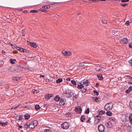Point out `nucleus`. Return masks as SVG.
Instances as JSON below:
<instances>
[{"mask_svg":"<svg viewBox=\"0 0 132 132\" xmlns=\"http://www.w3.org/2000/svg\"><path fill=\"white\" fill-rule=\"evenodd\" d=\"M113 104L111 103H109L106 104L105 106V108L107 110H111L113 106Z\"/></svg>","mask_w":132,"mask_h":132,"instance_id":"1","label":"nucleus"},{"mask_svg":"<svg viewBox=\"0 0 132 132\" xmlns=\"http://www.w3.org/2000/svg\"><path fill=\"white\" fill-rule=\"evenodd\" d=\"M69 123L67 122H65L63 123L61 125V127L63 129H67L69 127Z\"/></svg>","mask_w":132,"mask_h":132,"instance_id":"2","label":"nucleus"},{"mask_svg":"<svg viewBox=\"0 0 132 132\" xmlns=\"http://www.w3.org/2000/svg\"><path fill=\"white\" fill-rule=\"evenodd\" d=\"M38 122L37 121L35 120L31 122L30 123V128L32 129L35 127L37 125Z\"/></svg>","mask_w":132,"mask_h":132,"instance_id":"3","label":"nucleus"},{"mask_svg":"<svg viewBox=\"0 0 132 132\" xmlns=\"http://www.w3.org/2000/svg\"><path fill=\"white\" fill-rule=\"evenodd\" d=\"M98 129L100 132H103L104 131L105 127L103 125L100 124L98 126Z\"/></svg>","mask_w":132,"mask_h":132,"instance_id":"4","label":"nucleus"},{"mask_svg":"<svg viewBox=\"0 0 132 132\" xmlns=\"http://www.w3.org/2000/svg\"><path fill=\"white\" fill-rule=\"evenodd\" d=\"M75 110L76 112L79 114L81 113L82 111V108L80 106H78L76 107Z\"/></svg>","mask_w":132,"mask_h":132,"instance_id":"5","label":"nucleus"},{"mask_svg":"<svg viewBox=\"0 0 132 132\" xmlns=\"http://www.w3.org/2000/svg\"><path fill=\"white\" fill-rule=\"evenodd\" d=\"M62 53L64 56H68L71 54V52L69 51L67 52L64 50L63 51Z\"/></svg>","mask_w":132,"mask_h":132,"instance_id":"6","label":"nucleus"},{"mask_svg":"<svg viewBox=\"0 0 132 132\" xmlns=\"http://www.w3.org/2000/svg\"><path fill=\"white\" fill-rule=\"evenodd\" d=\"M72 92H69L66 91L64 93V94H67L65 96L68 98H69L72 96Z\"/></svg>","mask_w":132,"mask_h":132,"instance_id":"7","label":"nucleus"},{"mask_svg":"<svg viewBox=\"0 0 132 132\" xmlns=\"http://www.w3.org/2000/svg\"><path fill=\"white\" fill-rule=\"evenodd\" d=\"M18 67L17 66L12 67H11L10 70L12 72H14L17 71Z\"/></svg>","mask_w":132,"mask_h":132,"instance_id":"8","label":"nucleus"},{"mask_svg":"<svg viewBox=\"0 0 132 132\" xmlns=\"http://www.w3.org/2000/svg\"><path fill=\"white\" fill-rule=\"evenodd\" d=\"M27 43L28 44H30L31 46L33 47L34 48H36L37 46V45L35 43H31L29 42H28V41H27Z\"/></svg>","mask_w":132,"mask_h":132,"instance_id":"9","label":"nucleus"},{"mask_svg":"<svg viewBox=\"0 0 132 132\" xmlns=\"http://www.w3.org/2000/svg\"><path fill=\"white\" fill-rule=\"evenodd\" d=\"M60 101L59 102V104L60 106H62L64 105L65 103V101H64V99L61 98H60Z\"/></svg>","mask_w":132,"mask_h":132,"instance_id":"10","label":"nucleus"},{"mask_svg":"<svg viewBox=\"0 0 132 132\" xmlns=\"http://www.w3.org/2000/svg\"><path fill=\"white\" fill-rule=\"evenodd\" d=\"M122 43L123 44H127L128 43V40L127 38H125L121 39Z\"/></svg>","mask_w":132,"mask_h":132,"instance_id":"11","label":"nucleus"},{"mask_svg":"<svg viewBox=\"0 0 132 132\" xmlns=\"http://www.w3.org/2000/svg\"><path fill=\"white\" fill-rule=\"evenodd\" d=\"M96 122L97 120H98V121H100V120L102 119L103 118L102 116L98 114L95 117Z\"/></svg>","mask_w":132,"mask_h":132,"instance_id":"12","label":"nucleus"},{"mask_svg":"<svg viewBox=\"0 0 132 132\" xmlns=\"http://www.w3.org/2000/svg\"><path fill=\"white\" fill-rule=\"evenodd\" d=\"M53 95L51 94H47L45 96V97L46 99H48L51 98L53 96Z\"/></svg>","mask_w":132,"mask_h":132,"instance_id":"13","label":"nucleus"},{"mask_svg":"<svg viewBox=\"0 0 132 132\" xmlns=\"http://www.w3.org/2000/svg\"><path fill=\"white\" fill-rule=\"evenodd\" d=\"M84 87L85 85H84L83 84H82L81 82L78 85L77 87L79 89H81Z\"/></svg>","mask_w":132,"mask_h":132,"instance_id":"14","label":"nucleus"},{"mask_svg":"<svg viewBox=\"0 0 132 132\" xmlns=\"http://www.w3.org/2000/svg\"><path fill=\"white\" fill-rule=\"evenodd\" d=\"M92 97L93 98V101H94L98 102L100 100V98H99L95 97Z\"/></svg>","mask_w":132,"mask_h":132,"instance_id":"15","label":"nucleus"},{"mask_svg":"<svg viewBox=\"0 0 132 132\" xmlns=\"http://www.w3.org/2000/svg\"><path fill=\"white\" fill-rule=\"evenodd\" d=\"M82 64H80L79 65V66L81 67H83L84 66H88V64L86 63H82Z\"/></svg>","mask_w":132,"mask_h":132,"instance_id":"16","label":"nucleus"},{"mask_svg":"<svg viewBox=\"0 0 132 132\" xmlns=\"http://www.w3.org/2000/svg\"><path fill=\"white\" fill-rule=\"evenodd\" d=\"M60 99V97L59 95L56 96L54 98V100L55 101H59Z\"/></svg>","mask_w":132,"mask_h":132,"instance_id":"17","label":"nucleus"},{"mask_svg":"<svg viewBox=\"0 0 132 132\" xmlns=\"http://www.w3.org/2000/svg\"><path fill=\"white\" fill-rule=\"evenodd\" d=\"M87 79H84V80L82 81L81 82L82 84H83L84 85H85V84L87 82L89 81Z\"/></svg>","mask_w":132,"mask_h":132,"instance_id":"18","label":"nucleus"},{"mask_svg":"<svg viewBox=\"0 0 132 132\" xmlns=\"http://www.w3.org/2000/svg\"><path fill=\"white\" fill-rule=\"evenodd\" d=\"M14 47H16V49L19 51L20 52H22V48L18 46H17L16 45L14 46Z\"/></svg>","mask_w":132,"mask_h":132,"instance_id":"19","label":"nucleus"},{"mask_svg":"<svg viewBox=\"0 0 132 132\" xmlns=\"http://www.w3.org/2000/svg\"><path fill=\"white\" fill-rule=\"evenodd\" d=\"M8 122H2L1 121H0V125H1L3 126H5L7 125Z\"/></svg>","mask_w":132,"mask_h":132,"instance_id":"20","label":"nucleus"},{"mask_svg":"<svg viewBox=\"0 0 132 132\" xmlns=\"http://www.w3.org/2000/svg\"><path fill=\"white\" fill-rule=\"evenodd\" d=\"M132 90V87L130 86L129 87L128 89L126 90V92L127 93H129Z\"/></svg>","mask_w":132,"mask_h":132,"instance_id":"21","label":"nucleus"},{"mask_svg":"<svg viewBox=\"0 0 132 132\" xmlns=\"http://www.w3.org/2000/svg\"><path fill=\"white\" fill-rule=\"evenodd\" d=\"M40 108V106L38 104L36 105L35 106V108L36 110L38 111L39 110Z\"/></svg>","mask_w":132,"mask_h":132,"instance_id":"22","label":"nucleus"},{"mask_svg":"<svg viewBox=\"0 0 132 132\" xmlns=\"http://www.w3.org/2000/svg\"><path fill=\"white\" fill-rule=\"evenodd\" d=\"M105 113V111L102 110H101L98 113L99 114H98L102 116V114H104Z\"/></svg>","mask_w":132,"mask_h":132,"instance_id":"23","label":"nucleus"},{"mask_svg":"<svg viewBox=\"0 0 132 132\" xmlns=\"http://www.w3.org/2000/svg\"><path fill=\"white\" fill-rule=\"evenodd\" d=\"M97 77L100 80H102L103 79L102 75H101L98 74L97 75Z\"/></svg>","mask_w":132,"mask_h":132,"instance_id":"24","label":"nucleus"},{"mask_svg":"<svg viewBox=\"0 0 132 132\" xmlns=\"http://www.w3.org/2000/svg\"><path fill=\"white\" fill-rule=\"evenodd\" d=\"M30 117V115L29 114H27L24 115V117L26 119H28Z\"/></svg>","mask_w":132,"mask_h":132,"instance_id":"25","label":"nucleus"},{"mask_svg":"<svg viewBox=\"0 0 132 132\" xmlns=\"http://www.w3.org/2000/svg\"><path fill=\"white\" fill-rule=\"evenodd\" d=\"M129 118L130 122L131 124H132V113L130 115Z\"/></svg>","mask_w":132,"mask_h":132,"instance_id":"26","label":"nucleus"},{"mask_svg":"<svg viewBox=\"0 0 132 132\" xmlns=\"http://www.w3.org/2000/svg\"><path fill=\"white\" fill-rule=\"evenodd\" d=\"M107 127H111L112 126V123L110 122H109L107 123Z\"/></svg>","mask_w":132,"mask_h":132,"instance_id":"27","label":"nucleus"},{"mask_svg":"<svg viewBox=\"0 0 132 132\" xmlns=\"http://www.w3.org/2000/svg\"><path fill=\"white\" fill-rule=\"evenodd\" d=\"M63 80L61 78H59L56 80V82L57 83H59L61 82Z\"/></svg>","mask_w":132,"mask_h":132,"instance_id":"28","label":"nucleus"},{"mask_svg":"<svg viewBox=\"0 0 132 132\" xmlns=\"http://www.w3.org/2000/svg\"><path fill=\"white\" fill-rule=\"evenodd\" d=\"M85 119V116L84 115H82L81 116V122H83L84 121V120Z\"/></svg>","mask_w":132,"mask_h":132,"instance_id":"29","label":"nucleus"},{"mask_svg":"<svg viewBox=\"0 0 132 132\" xmlns=\"http://www.w3.org/2000/svg\"><path fill=\"white\" fill-rule=\"evenodd\" d=\"M39 10L42 12H47L48 11V10H45L43 8L40 9Z\"/></svg>","mask_w":132,"mask_h":132,"instance_id":"30","label":"nucleus"},{"mask_svg":"<svg viewBox=\"0 0 132 132\" xmlns=\"http://www.w3.org/2000/svg\"><path fill=\"white\" fill-rule=\"evenodd\" d=\"M50 6L49 5H45L42 7V8L44 9H47L50 8Z\"/></svg>","mask_w":132,"mask_h":132,"instance_id":"31","label":"nucleus"},{"mask_svg":"<svg viewBox=\"0 0 132 132\" xmlns=\"http://www.w3.org/2000/svg\"><path fill=\"white\" fill-rule=\"evenodd\" d=\"M106 114L107 115L110 116L111 115L112 113L110 111H107L106 112Z\"/></svg>","mask_w":132,"mask_h":132,"instance_id":"32","label":"nucleus"},{"mask_svg":"<svg viewBox=\"0 0 132 132\" xmlns=\"http://www.w3.org/2000/svg\"><path fill=\"white\" fill-rule=\"evenodd\" d=\"M13 79L14 81H18L19 80V78H17L16 77H14L13 78Z\"/></svg>","mask_w":132,"mask_h":132,"instance_id":"33","label":"nucleus"},{"mask_svg":"<svg viewBox=\"0 0 132 132\" xmlns=\"http://www.w3.org/2000/svg\"><path fill=\"white\" fill-rule=\"evenodd\" d=\"M25 31L24 29H23L22 30L21 32L22 34V36H24L25 35V33H24Z\"/></svg>","mask_w":132,"mask_h":132,"instance_id":"34","label":"nucleus"},{"mask_svg":"<svg viewBox=\"0 0 132 132\" xmlns=\"http://www.w3.org/2000/svg\"><path fill=\"white\" fill-rule=\"evenodd\" d=\"M71 82L72 84L74 85H77L76 82L74 80H71Z\"/></svg>","mask_w":132,"mask_h":132,"instance_id":"35","label":"nucleus"},{"mask_svg":"<svg viewBox=\"0 0 132 132\" xmlns=\"http://www.w3.org/2000/svg\"><path fill=\"white\" fill-rule=\"evenodd\" d=\"M95 95H99V93L96 91L95 90H94L93 91Z\"/></svg>","mask_w":132,"mask_h":132,"instance_id":"36","label":"nucleus"},{"mask_svg":"<svg viewBox=\"0 0 132 132\" xmlns=\"http://www.w3.org/2000/svg\"><path fill=\"white\" fill-rule=\"evenodd\" d=\"M74 93V92H72V95H73V98H76L77 97V95L76 94H75Z\"/></svg>","mask_w":132,"mask_h":132,"instance_id":"37","label":"nucleus"},{"mask_svg":"<svg viewBox=\"0 0 132 132\" xmlns=\"http://www.w3.org/2000/svg\"><path fill=\"white\" fill-rule=\"evenodd\" d=\"M30 12L32 13H36L38 12V11L36 10H31Z\"/></svg>","mask_w":132,"mask_h":132,"instance_id":"38","label":"nucleus"},{"mask_svg":"<svg viewBox=\"0 0 132 132\" xmlns=\"http://www.w3.org/2000/svg\"><path fill=\"white\" fill-rule=\"evenodd\" d=\"M100 68L99 67H97L95 68L96 70V71H100Z\"/></svg>","mask_w":132,"mask_h":132,"instance_id":"39","label":"nucleus"},{"mask_svg":"<svg viewBox=\"0 0 132 132\" xmlns=\"http://www.w3.org/2000/svg\"><path fill=\"white\" fill-rule=\"evenodd\" d=\"M4 63V62L3 60H0V66H1L3 65Z\"/></svg>","mask_w":132,"mask_h":132,"instance_id":"40","label":"nucleus"},{"mask_svg":"<svg viewBox=\"0 0 132 132\" xmlns=\"http://www.w3.org/2000/svg\"><path fill=\"white\" fill-rule=\"evenodd\" d=\"M23 128L24 129L27 130L28 129V125L27 124H26L24 125Z\"/></svg>","mask_w":132,"mask_h":132,"instance_id":"41","label":"nucleus"},{"mask_svg":"<svg viewBox=\"0 0 132 132\" xmlns=\"http://www.w3.org/2000/svg\"><path fill=\"white\" fill-rule=\"evenodd\" d=\"M44 131L45 132H52V131L50 129H45Z\"/></svg>","mask_w":132,"mask_h":132,"instance_id":"42","label":"nucleus"},{"mask_svg":"<svg viewBox=\"0 0 132 132\" xmlns=\"http://www.w3.org/2000/svg\"><path fill=\"white\" fill-rule=\"evenodd\" d=\"M131 127L129 126V125H128V126H126V129H127L129 130L131 129Z\"/></svg>","mask_w":132,"mask_h":132,"instance_id":"43","label":"nucleus"},{"mask_svg":"<svg viewBox=\"0 0 132 132\" xmlns=\"http://www.w3.org/2000/svg\"><path fill=\"white\" fill-rule=\"evenodd\" d=\"M129 105L130 109H132V102H130Z\"/></svg>","mask_w":132,"mask_h":132,"instance_id":"44","label":"nucleus"},{"mask_svg":"<svg viewBox=\"0 0 132 132\" xmlns=\"http://www.w3.org/2000/svg\"><path fill=\"white\" fill-rule=\"evenodd\" d=\"M89 83H90L89 81L87 82V83H85V86L86 87V86H88L89 84Z\"/></svg>","mask_w":132,"mask_h":132,"instance_id":"45","label":"nucleus"},{"mask_svg":"<svg viewBox=\"0 0 132 132\" xmlns=\"http://www.w3.org/2000/svg\"><path fill=\"white\" fill-rule=\"evenodd\" d=\"M89 113V108H87V110L85 111V113L86 114H88Z\"/></svg>","mask_w":132,"mask_h":132,"instance_id":"46","label":"nucleus"},{"mask_svg":"<svg viewBox=\"0 0 132 132\" xmlns=\"http://www.w3.org/2000/svg\"><path fill=\"white\" fill-rule=\"evenodd\" d=\"M87 90V89L86 88H85L84 89H83V90H81V91L82 93H85L86 92Z\"/></svg>","mask_w":132,"mask_h":132,"instance_id":"47","label":"nucleus"},{"mask_svg":"<svg viewBox=\"0 0 132 132\" xmlns=\"http://www.w3.org/2000/svg\"><path fill=\"white\" fill-rule=\"evenodd\" d=\"M27 51H28V50H27L26 49L22 48V52H27Z\"/></svg>","mask_w":132,"mask_h":132,"instance_id":"48","label":"nucleus"},{"mask_svg":"<svg viewBox=\"0 0 132 132\" xmlns=\"http://www.w3.org/2000/svg\"><path fill=\"white\" fill-rule=\"evenodd\" d=\"M129 24V22L128 21H127L125 23V24L127 26H128Z\"/></svg>","mask_w":132,"mask_h":132,"instance_id":"49","label":"nucleus"},{"mask_svg":"<svg viewBox=\"0 0 132 132\" xmlns=\"http://www.w3.org/2000/svg\"><path fill=\"white\" fill-rule=\"evenodd\" d=\"M102 21L104 24H106L107 23V21L105 20H102Z\"/></svg>","mask_w":132,"mask_h":132,"instance_id":"50","label":"nucleus"},{"mask_svg":"<svg viewBox=\"0 0 132 132\" xmlns=\"http://www.w3.org/2000/svg\"><path fill=\"white\" fill-rule=\"evenodd\" d=\"M11 63L12 64H14L15 62H13V59H11L10 60Z\"/></svg>","mask_w":132,"mask_h":132,"instance_id":"51","label":"nucleus"},{"mask_svg":"<svg viewBox=\"0 0 132 132\" xmlns=\"http://www.w3.org/2000/svg\"><path fill=\"white\" fill-rule=\"evenodd\" d=\"M129 47L130 48H132V43H130L129 44Z\"/></svg>","mask_w":132,"mask_h":132,"instance_id":"52","label":"nucleus"},{"mask_svg":"<svg viewBox=\"0 0 132 132\" xmlns=\"http://www.w3.org/2000/svg\"><path fill=\"white\" fill-rule=\"evenodd\" d=\"M22 117H23V116H20L19 117V119H18V120H21L22 118Z\"/></svg>","mask_w":132,"mask_h":132,"instance_id":"53","label":"nucleus"},{"mask_svg":"<svg viewBox=\"0 0 132 132\" xmlns=\"http://www.w3.org/2000/svg\"><path fill=\"white\" fill-rule=\"evenodd\" d=\"M105 69L103 67H100V71H103Z\"/></svg>","mask_w":132,"mask_h":132,"instance_id":"54","label":"nucleus"},{"mask_svg":"<svg viewBox=\"0 0 132 132\" xmlns=\"http://www.w3.org/2000/svg\"><path fill=\"white\" fill-rule=\"evenodd\" d=\"M129 1V0H121V1L122 2H125L128 1Z\"/></svg>","mask_w":132,"mask_h":132,"instance_id":"55","label":"nucleus"},{"mask_svg":"<svg viewBox=\"0 0 132 132\" xmlns=\"http://www.w3.org/2000/svg\"><path fill=\"white\" fill-rule=\"evenodd\" d=\"M128 4H121V5L123 6H125Z\"/></svg>","mask_w":132,"mask_h":132,"instance_id":"56","label":"nucleus"},{"mask_svg":"<svg viewBox=\"0 0 132 132\" xmlns=\"http://www.w3.org/2000/svg\"><path fill=\"white\" fill-rule=\"evenodd\" d=\"M90 120V118H89L88 120L87 121V122L89 123Z\"/></svg>","mask_w":132,"mask_h":132,"instance_id":"57","label":"nucleus"},{"mask_svg":"<svg viewBox=\"0 0 132 132\" xmlns=\"http://www.w3.org/2000/svg\"><path fill=\"white\" fill-rule=\"evenodd\" d=\"M128 62L129 63H132V60H130L128 61Z\"/></svg>","mask_w":132,"mask_h":132,"instance_id":"58","label":"nucleus"},{"mask_svg":"<svg viewBox=\"0 0 132 132\" xmlns=\"http://www.w3.org/2000/svg\"><path fill=\"white\" fill-rule=\"evenodd\" d=\"M40 77H45V76H44V75H40Z\"/></svg>","mask_w":132,"mask_h":132,"instance_id":"59","label":"nucleus"},{"mask_svg":"<svg viewBox=\"0 0 132 132\" xmlns=\"http://www.w3.org/2000/svg\"><path fill=\"white\" fill-rule=\"evenodd\" d=\"M27 125H28V128H30V124H28V125L27 124Z\"/></svg>","mask_w":132,"mask_h":132,"instance_id":"60","label":"nucleus"},{"mask_svg":"<svg viewBox=\"0 0 132 132\" xmlns=\"http://www.w3.org/2000/svg\"><path fill=\"white\" fill-rule=\"evenodd\" d=\"M98 85H99V84H98V83H97L96 84V87H98Z\"/></svg>","mask_w":132,"mask_h":132,"instance_id":"61","label":"nucleus"},{"mask_svg":"<svg viewBox=\"0 0 132 132\" xmlns=\"http://www.w3.org/2000/svg\"><path fill=\"white\" fill-rule=\"evenodd\" d=\"M2 53L3 54H5V52L4 51H2Z\"/></svg>","mask_w":132,"mask_h":132,"instance_id":"62","label":"nucleus"},{"mask_svg":"<svg viewBox=\"0 0 132 132\" xmlns=\"http://www.w3.org/2000/svg\"><path fill=\"white\" fill-rule=\"evenodd\" d=\"M70 79L69 78H68L66 80L67 81H70Z\"/></svg>","mask_w":132,"mask_h":132,"instance_id":"63","label":"nucleus"},{"mask_svg":"<svg viewBox=\"0 0 132 132\" xmlns=\"http://www.w3.org/2000/svg\"><path fill=\"white\" fill-rule=\"evenodd\" d=\"M99 121H98V120H97L96 121V120H95V123H97L98 122H99Z\"/></svg>","mask_w":132,"mask_h":132,"instance_id":"64","label":"nucleus"}]
</instances>
